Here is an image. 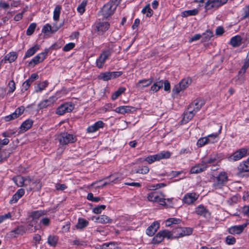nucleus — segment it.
I'll return each instance as SVG.
<instances>
[{
	"mask_svg": "<svg viewBox=\"0 0 249 249\" xmlns=\"http://www.w3.org/2000/svg\"><path fill=\"white\" fill-rule=\"evenodd\" d=\"M228 181V177L226 173L222 172L213 179V187L217 190L220 189L225 186Z\"/></svg>",
	"mask_w": 249,
	"mask_h": 249,
	"instance_id": "1",
	"label": "nucleus"
},
{
	"mask_svg": "<svg viewBox=\"0 0 249 249\" xmlns=\"http://www.w3.org/2000/svg\"><path fill=\"white\" fill-rule=\"evenodd\" d=\"M117 5L113 1H109L104 5L99 12V15L102 16L103 18H107L112 15L116 10Z\"/></svg>",
	"mask_w": 249,
	"mask_h": 249,
	"instance_id": "2",
	"label": "nucleus"
},
{
	"mask_svg": "<svg viewBox=\"0 0 249 249\" xmlns=\"http://www.w3.org/2000/svg\"><path fill=\"white\" fill-rule=\"evenodd\" d=\"M57 139L62 145H66L70 143H73L76 141V138L73 135L68 133H62L60 134Z\"/></svg>",
	"mask_w": 249,
	"mask_h": 249,
	"instance_id": "3",
	"label": "nucleus"
},
{
	"mask_svg": "<svg viewBox=\"0 0 249 249\" xmlns=\"http://www.w3.org/2000/svg\"><path fill=\"white\" fill-rule=\"evenodd\" d=\"M170 156V153L168 151H162L157 154L149 156L145 158L144 160L151 164L153 162L162 159L168 158Z\"/></svg>",
	"mask_w": 249,
	"mask_h": 249,
	"instance_id": "4",
	"label": "nucleus"
},
{
	"mask_svg": "<svg viewBox=\"0 0 249 249\" xmlns=\"http://www.w3.org/2000/svg\"><path fill=\"white\" fill-rule=\"evenodd\" d=\"M193 230L190 228L176 227L173 229L174 237L179 238L190 235L192 233Z\"/></svg>",
	"mask_w": 249,
	"mask_h": 249,
	"instance_id": "5",
	"label": "nucleus"
},
{
	"mask_svg": "<svg viewBox=\"0 0 249 249\" xmlns=\"http://www.w3.org/2000/svg\"><path fill=\"white\" fill-rule=\"evenodd\" d=\"M192 82L191 79L187 78L182 79L178 84L175 85L173 89V92L178 94L184 90Z\"/></svg>",
	"mask_w": 249,
	"mask_h": 249,
	"instance_id": "6",
	"label": "nucleus"
},
{
	"mask_svg": "<svg viewBox=\"0 0 249 249\" xmlns=\"http://www.w3.org/2000/svg\"><path fill=\"white\" fill-rule=\"evenodd\" d=\"M221 129H222V126H220V129L219 130L218 133L209 135L207 137H205L200 138L197 141V145L198 147H202L207 143L214 142V141L211 140L210 138H213V139H216L217 138L218 135L221 133Z\"/></svg>",
	"mask_w": 249,
	"mask_h": 249,
	"instance_id": "7",
	"label": "nucleus"
},
{
	"mask_svg": "<svg viewBox=\"0 0 249 249\" xmlns=\"http://www.w3.org/2000/svg\"><path fill=\"white\" fill-rule=\"evenodd\" d=\"M200 2H204L205 0H196ZM228 0H208L206 3V8L210 9L212 8H217L226 3Z\"/></svg>",
	"mask_w": 249,
	"mask_h": 249,
	"instance_id": "8",
	"label": "nucleus"
},
{
	"mask_svg": "<svg viewBox=\"0 0 249 249\" xmlns=\"http://www.w3.org/2000/svg\"><path fill=\"white\" fill-rule=\"evenodd\" d=\"M122 74V71L102 72L99 75L98 78L104 81H107L119 77Z\"/></svg>",
	"mask_w": 249,
	"mask_h": 249,
	"instance_id": "9",
	"label": "nucleus"
},
{
	"mask_svg": "<svg viewBox=\"0 0 249 249\" xmlns=\"http://www.w3.org/2000/svg\"><path fill=\"white\" fill-rule=\"evenodd\" d=\"M249 154V148H243L235 152L230 157L231 160L236 161Z\"/></svg>",
	"mask_w": 249,
	"mask_h": 249,
	"instance_id": "10",
	"label": "nucleus"
},
{
	"mask_svg": "<svg viewBox=\"0 0 249 249\" xmlns=\"http://www.w3.org/2000/svg\"><path fill=\"white\" fill-rule=\"evenodd\" d=\"M74 108V106L71 103H65L60 106L56 110V114L62 115L66 112H71Z\"/></svg>",
	"mask_w": 249,
	"mask_h": 249,
	"instance_id": "11",
	"label": "nucleus"
},
{
	"mask_svg": "<svg viewBox=\"0 0 249 249\" xmlns=\"http://www.w3.org/2000/svg\"><path fill=\"white\" fill-rule=\"evenodd\" d=\"M26 232V230L24 226L20 225L18 226L15 229L9 231L7 235L11 238L17 237L18 235H22Z\"/></svg>",
	"mask_w": 249,
	"mask_h": 249,
	"instance_id": "12",
	"label": "nucleus"
},
{
	"mask_svg": "<svg viewBox=\"0 0 249 249\" xmlns=\"http://www.w3.org/2000/svg\"><path fill=\"white\" fill-rule=\"evenodd\" d=\"M48 52V50H45L44 52H42L36 55L29 62V65L31 67H34L36 64L41 62L46 58Z\"/></svg>",
	"mask_w": 249,
	"mask_h": 249,
	"instance_id": "13",
	"label": "nucleus"
},
{
	"mask_svg": "<svg viewBox=\"0 0 249 249\" xmlns=\"http://www.w3.org/2000/svg\"><path fill=\"white\" fill-rule=\"evenodd\" d=\"M203 102L199 99H196L192 102L188 107V110L192 111L195 114L202 107Z\"/></svg>",
	"mask_w": 249,
	"mask_h": 249,
	"instance_id": "14",
	"label": "nucleus"
},
{
	"mask_svg": "<svg viewBox=\"0 0 249 249\" xmlns=\"http://www.w3.org/2000/svg\"><path fill=\"white\" fill-rule=\"evenodd\" d=\"M92 220H94L96 223L103 224H108L112 222V219L105 214L93 216L92 217Z\"/></svg>",
	"mask_w": 249,
	"mask_h": 249,
	"instance_id": "15",
	"label": "nucleus"
},
{
	"mask_svg": "<svg viewBox=\"0 0 249 249\" xmlns=\"http://www.w3.org/2000/svg\"><path fill=\"white\" fill-rule=\"evenodd\" d=\"M198 196L195 193H188L183 197V201L188 205L192 204L197 199Z\"/></svg>",
	"mask_w": 249,
	"mask_h": 249,
	"instance_id": "16",
	"label": "nucleus"
},
{
	"mask_svg": "<svg viewBox=\"0 0 249 249\" xmlns=\"http://www.w3.org/2000/svg\"><path fill=\"white\" fill-rule=\"evenodd\" d=\"M196 213L197 214L206 218H209L211 215L208 210L202 205H200L196 208Z\"/></svg>",
	"mask_w": 249,
	"mask_h": 249,
	"instance_id": "17",
	"label": "nucleus"
},
{
	"mask_svg": "<svg viewBox=\"0 0 249 249\" xmlns=\"http://www.w3.org/2000/svg\"><path fill=\"white\" fill-rule=\"evenodd\" d=\"M110 55V52L108 51H106L102 53L99 57L96 60V65L99 68L103 67L104 63L106 59Z\"/></svg>",
	"mask_w": 249,
	"mask_h": 249,
	"instance_id": "18",
	"label": "nucleus"
},
{
	"mask_svg": "<svg viewBox=\"0 0 249 249\" xmlns=\"http://www.w3.org/2000/svg\"><path fill=\"white\" fill-rule=\"evenodd\" d=\"M207 168L206 163L203 161L202 163L196 164L191 169L190 172L192 174H198L201 173Z\"/></svg>",
	"mask_w": 249,
	"mask_h": 249,
	"instance_id": "19",
	"label": "nucleus"
},
{
	"mask_svg": "<svg viewBox=\"0 0 249 249\" xmlns=\"http://www.w3.org/2000/svg\"><path fill=\"white\" fill-rule=\"evenodd\" d=\"M153 79L150 78L149 79H144L140 80L136 84V86L139 89H143L144 88L150 86L153 82Z\"/></svg>",
	"mask_w": 249,
	"mask_h": 249,
	"instance_id": "20",
	"label": "nucleus"
},
{
	"mask_svg": "<svg viewBox=\"0 0 249 249\" xmlns=\"http://www.w3.org/2000/svg\"><path fill=\"white\" fill-rule=\"evenodd\" d=\"M246 224H243L232 226L228 229V231L230 233L232 234H240L243 231L244 229L246 227Z\"/></svg>",
	"mask_w": 249,
	"mask_h": 249,
	"instance_id": "21",
	"label": "nucleus"
},
{
	"mask_svg": "<svg viewBox=\"0 0 249 249\" xmlns=\"http://www.w3.org/2000/svg\"><path fill=\"white\" fill-rule=\"evenodd\" d=\"M96 27L99 34H103L108 29L109 24L107 22H100L96 24Z\"/></svg>",
	"mask_w": 249,
	"mask_h": 249,
	"instance_id": "22",
	"label": "nucleus"
},
{
	"mask_svg": "<svg viewBox=\"0 0 249 249\" xmlns=\"http://www.w3.org/2000/svg\"><path fill=\"white\" fill-rule=\"evenodd\" d=\"M104 123L101 121H99L95 123L94 124L89 126L87 128V131L89 133H93L96 131L100 128H102L104 126Z\"/></svg>",
	"mask_w": 249,
	"mask_h": 249,
	"instance_id": "23",
	"label": "nucleus"
},
{
	"mask_svg": "<svg viewBox=\"0 0 249 249\" xmlns=\"http://www.w3.org/2000/svg\"><path fill=\"white\" fill-rule=\"evenodd\" d=\"M159 223L158 222H154L146 230V233L149 236H153L159 228Z\"/></svg>",
	"mask_w": 249,
	"mask_h": 249,
	"instance_id": "24",
	"label": "nucleus"
},
{
	"mask_svg": "<svg viewBox=\"0 0 249 249\" xmlns=\"http://www.w3.org/2000/svg\"><path fill=\"white\" fill-rule=\"evenodd\" d=\"M24 193L25 192L23 189L18 190L16 194L13 196L12 199L10 201V203H16L24 195Z\"/></svg>",
	"mask_w": 249,
	"mask_h": 249,
	"instance_id": "25",
	"label": "nucleus"
},
{
	"mask_svg": "<svg viewBox=\"0 0 249 249\" xmlns=\"http://www.w3.org/2000/svg\"><path fill=\"white\" fill-rule=\"evenodd\" d=\"M195 115V114L193 113L192 111L188 110V108L187 110L185 111L183 114V117L182 120V122L184 124L187 123L193 118Z\"/></svg>",
	"mask_w": 249,
	"mask_h": 249,
	"instance_id": "26",
	"label": "nucleus"
},
{
	"mask_svg": "<svg viewBox=\"0 0 249 249\" xmlns=\"http://www.w3.org/2000/svg\"><path fill=\"white\" fill-rule=\"evenodd\" d=\"M133 107L130 106H121L116 108L115 109V112L118 113L124 114L131 111V109Z\"/></svg>",
	"mask_w": 249,
	"mask_h": 249,
	"instance_id": "27",
	"label": "nucleus"
},
{
	"mask_svg": "<svg viewBox=\"0 0 249 249\" xmlns=\"http://www.w3.org/2000/svg\"><path fill=\"white\" fill-rule=\"evenodd\" d=\"M33 121L31 120H27L24 121L20 126V131L22 132L26 131L30 129L33 125Z\"/></svg>",
	"mask_w": 249,
	"mask_h": 249,
	"instance_id": "28",
	"label": "nucleus"
},
{
	"mask_svg": "<svg viewBox=\"0 0 249 249\" xmlns=\"http://www.w3.org/2000/svg\"><path fill=\"white\" fill-rule=\"evenodd\" d=\"M42 187V184L39 179H33L32 183H31V186L29 188V190H39L41 189Z\"/></svg>",
	"mask_w": 249,
	"mask_h": 249,
	"instance_id": "29",
	"label": "nucleus"
},
{
	"mask_svg": "<svg viewBox=\"0 0 249 249\" xmlns=\"http://www.w3.org/2000/svg\"><path fill=\"white\" fill-rule=\"evenodd\" d=\"M44 214V212L42 211H36L31 213L29 216L37 221L39 217Z\"/></svg>",
	"mask_w": 249,
	"mask_h": 249,
	"instance_id": "30",
	"label": "nucleus"
},
{
	"mask_svg": "<svg viewBox=\"0 0 249 249\" xmlns=\"http://www.w3.org/2000/svg\"><path fill=\"white\" fill-rule=\"evenodd\" d=\"M53 98L51 97L48 99H46L41 102L40 104H39L38 106L40 108H43L47 107L53 104L54 101L53 100Z\"/></svg>",
	"mask_w": 249,
	"mask_h": 249,
	"instance_id": "31",
	"label": "nucleus"
},
{
	"mask_svg": "<svg viewBox=\"0 0 249 249\" xmlns=\"http://www.w3.org/2000/svg\"><path fill=\"white\" fill-rule=\"evenodd\" d=\"M89 224V222L81 218H79L78 220V223L76 225V228L77 229H83L84 228L87 227Z\"/></svg>",
	"mask_w": 249,
	"mask_h": 249,
	"instance_id": "32",
	"label": "nucleus"
},
{
	"mask_svg": "<svg viewBox=\"0 0 249 249\" xmlns=\"http://www.w3.org/2000/svg\"><path fill=\"white\" fill-rule=\"evenodd\" d=\"M13 179L18 187L23 186L24 184L25 178L21 176H18L14 178Z\"/></svg>",
	"mask_w": 249,
	"mask_h": 249,
	"instance_id": "33",
	"label": "nucleus"
},
{
	"mask_svg": "<svg viewBox=\"0 0 249 249\" xmlns=\"http://www.w3.org/2000/svg\"><path fill=\"white\" fill-rule=\"evenodd\" d=\"M241 43V38L240 36H237L231 38L230 41L231 44L233 47L239 46Z\"/></svg>",
	"mask_w": 249,
	"mask_h": 249,
	"instance_id": "34",
	"label": "nucleus"
},
{
	"mask_svg": "<svg viewBox=\"0 0 249 249\" xmlns=\"http://www.w3.org/2000/svg\"><path fill=\"white\" fill-rule=\"evenodd\" d=\"M181 222L180 219L176 218H170L166 220L165 225L167 227L171 226L173 224H178Z\"/></svg>",
	"mask_w": 249,
	"mask_h": 249,
	"instance_id": "35",
	"label": "nucleus"
},
{
	"mask_svg": "<svg viewBox=\"0 0 249 249\" xmlns=\"http://www.w3.org/2000/svg\"><path fill=\"white\" fill-rule=\"evenodd\" d=\"M102 249H118V245L116 242H110L104 243L102 246Z\"/></svg>",
	"mask_w": 249,
	"mask_h": 249,
	"instance_id": "36",
	"label": "nucleus"
},
{
	"mask_svg": "<svg viewBox=\"0 0 249 249\" xmlns=\"http://www.w3.org/2000/svg\"><path fill=\"white\" fill-rule=\"evenodd\" d=\"M162 86L163 82L162 80L157 81L154 83L151 86L150 90L154 92H157L162 87Z\"/></svg>",
	"mask_w": 249,
	"mask_h": 249,
	"instance_id": "37",
	"label": "nucleus"
},
{
	"mask_svg": "<svg viewBox=\"0 0 249 249\" xmlns=\"http://www.w3.org/2000/svg\"><path fill=\"white\" fill-rule=\"evenodd\" d=\"M37 221L32 219L28 221V225L27 230L30 231L31 232L35 231L36 230V224Z\"/></svg>",
	"mask_w": 249,
	"mask_h": 249,
	"instance_id": "38",
	"label": "nucleus"
},
{
	"mask_svg": "<svg viewBox=\"0 0 249 249\" xmlns=\"http://www.w3.org/2000/svg\"><path fill=\"white\" fill-rule=\"evenodd\" d=\"M239 169L242 172L249 171V158L246 161L240 163Z\"/></svg>",
	"mask_w": 249,
	"mask_h": 249,
	"instance_id": "39",
	"label": "nucleus"
},
{
	"mask_svg": "<svg viewBox=\"0 0 249 249\" xmlns=\"http://www.w3.org/2000/svg\"><path fill=\"white\" fill-rule=\"evenodd\" d=\"M39 49V46L36 45L29 49L25 54V57H29L34 55L36 52Z\"/></svg>",
	"mask_w": 249,
	"mask_h": 249,
	"instance_id": "40",
	"label": "nucleus"
},
{
	"mask_svg": "<svg viewBox=\"0 0 249 249\" xmlns=\"http://www.w3.org/2000/svg\"><path fill=\"white\" fill-rule=\"evenodd\" d=\"M17 58V55L16 53L12 52L7 54L5 56V60L8 61L9 63L14 62Z\"/></svg>",
	"mask_w": 249,
	"mask_h": 249,
	"instance_id": "41",
	"label": "nucleus"
},
{
	"mask_svg": "<svg viewBox=\"0 0 249 249\" xmlns=\"http://www.w3.org/2000/svg\"><path fill=\"white\" fill-rule=\"evenodd\" d=\"M163 236L161 231H160L154 236L152 240V243L155 244L160 243L163 241Z\"/></svg>",
	"mask_w": 249,
	"mask_h": 249,
	"instance_id": "42",
	"label": "nucleus"
},
{
	"mask_svg": "<svg viewBox=\"0 0 249 249\" xmlns=\"http://www.w3.org/2000/svg\"><path fill=\"white\" fill-rule=\"evenodd\" d=\"M207 163L215 164H217L219 162V158L217 155H211L209 159L207 161H204Z\"/></svg>",
	"mask_w": 249,
	"mask_h": 249,
	"instance_id": "43",
	"label": "nucleus"
},
{
	"mask_svg": "<svg viewBox=\"0 0 249 249\" xmlns=\"http://www.w3.org/2000/svg\"><path fill=\"white\" fill-rule=\"evenodd\" d=\"M125 90V88L124 87L120 88L117 91L113 93L111 99L113 100H116L121 94Z\"/></svg>",
	"mask_w": 249,
	"mask_h": 249,
	"instance_id": "44",
	"label": "nucleus"
},
{
	"mask_svg": "<svg viewBox=\"0 0 249 249\" xmlns=\"http://www.w3.org/2000/svg\"><path fill=\"white\" fill-rule=\"evenodd\" d=\"M143 14H146L148 17H150L153 14V10L150 8L149 4H147L142 10Z\"/></svg>",
	"mask_w": 249,
	"mask_h": 249,
	"instance_id": "45",
	"label": "nucleus"
},
{
	"mask_svg": "<svg viewBox=\"0 0 249 249\" xmlns=\"http://www.w3.org/2000/svg\"><path fill=\"white\" fill-rule=\"evenodd\" d=\"M198 13V10L196 9L190 10L185 11L182 13L183 17H186L189 16L196 15Z\"/></svg>",
	"mask_w": 249,
	"mask_h": 249,
	"instance_id": "46",
	"label": "nucleus"
},
{
	"mask_svg": "<svg viewBox=\"0 0 249 249\" xmlns=\"http://www.w3.org/2000/svg\"><path fill=\"white\" fill-rule=\"evenodd\" d=\"M161 233L163 236V238H167L168 239L174 238L173 230L172 231L164 230L161 231Z\"/></svg>",
	"mask_w": 249,
	"mask_h": 249,
	"instance_id": "47",
	"label": "nucleus"
},
{
	"mask_svg": "<svg viewBox=\"0 0 249 249\" xmlns=\"http://www.w3.org/2000/svg\"><path fill=\"white\" fill-rule=\"evenodd\" d=\"M213 36V33L210 30H207L205 33H203L202 36L203 40L204 41H207L209 40Z\"/></svg>",
	"mask_w": 249,
	"mask_h": 249,
	"instance_id": "48",
	"label": "nucleus"
},
{
	"mask_svg": "<svg viewBox=\"0 0 249 249\" xmlns=\"http://www.w3.org/2000/svg\"><path fill=\"white\" fill-rule=\"evenodd\" d=\"M48 83L47 81H44L39 83L36 87V91L37 92H41L44 90L48 86Z\"/></svg>",
	"mask_w": 249,
	"mask_h": 249,
	"instance_id": "49",
	"label": "nucleus"
},
{
	"mask_svg": "<svg viewBox=\"0 0 249 249\" xmlns=\"http://www.w3.org/2000/svg\"><path fill=\"white\" fill-rule=\"evenodd\" d=\"M61 9V7L60 5H57L54 10L53 11V19L54 20H58L59 18V15L60 13V10Z\"/></svg>",
	"mask_w": 249,
	"mask_h": 249,
	"instance_id": "50",
	"label": "nucleus"
},
{
	"mask_svg": "<svg viewBox=\"0 0 249 249\" xmlns=\"http://www.w3.org/2000/svg\"><path fill=\"white\" fill-rule=\"evenodd\" d=\"M58 241V238L55 236H49L48 239V242L52 246H55Z\"/></svg>",
	"mask_w": 249,
	"mask_h": 249,
	"instance_id": "51",
	"label": "nucleus"
},
{
	"mask_svg": "<svg viewBox=\"0 0 249 249\" xmlns=\"http://www.w3.org/2000/svg\"><path fill=\"white\" fill-rule=\"evenodd\" d=\"M7 86L9 89L8 93H12L15 91L16 89V84L13 80L9 81Z\"/></svg>",
	"mask_w": 249,
	"mask_h": 249,
	"instance_id": "52",
	"label": "nucleus"
},
{
	"mask_svg": "<svg viewBox=\"0 0 249 249\" xmlns=\"http://www.w3.org/2000/svg\"><path fill=\"white\" fill-rule=\"evenodd\" d=\"M149 171V169L147 166H142L140 167L136 171V173L138 174H146Z\"/></svg>",
	"mask_w": 249,
	"mask_h": 249,
	"instance_id": "53",
	"label": "nucleus"
},
{
	"mask_svg": "<svg viewBox=\"0 0 249 249\" xmlns=\"http://www.w3.org/2000/svg\"><path fill=\"white\" fill-rule=\"evenodd\" d=\"M36 27V24L35 23H31L28 28L27 30L26 31V34L28 36H31L33 34V33L34 32L35 30Z\"/></svg>",
	"mask_w": 249,
	"mask_h": 249,
	"instance_id": "54",
	"label": "nucleus"
},
{
	"mask_svg": "<svg viewBox=\"0 0 249 249\" xmlns=\"http://www.w3.org/2000/svg\"><path fill=\"white\" fill-rule=\"evenodd\" d=\"M106 208V205H101L98 206L92 209V212L96 214L101 213L102 211L104 210Z\"/></svg>",
	"mask_w": 249,
	"mask_h": 249,
	"instance_id": "55",
	"label": "nucleus"
},
{
	"mask_svg": "<svg viewBox=\"0 0 249 249\" xmlns=\"http://www.w3.org/2000/svg\"><path fill=\"white\" fill-rule=\"evenodd\" d=\"M87 4V1L86 0L83 1L82 3L78 6L77 11L81 14H82L84 13L85 11V7Z\"/></svg>",
	"mask_w": 249,
	"mask_h": 249,
	"instance_id": "56",
	"label": "nucleus"
},
{
	"mask_svg": "<svg viewBox=\"0 0 249 249\" xmlns=\"http://www.w3.org/2000/svg\"><path fill=\"white\" fill-rule=\"evenodd\" d=\"M235 238L231 235L228 236L226 238V242L228 245H233L235 243Z\"/></svg>",
	"mask_w": 249,
	"mask_h": 249,
	"instance_id": "57",
	"label": "nucleus"
},
{
	"mask_svg": "<svg viewBox=\"0 0 249 249\" xmlns=\"http://www.w3.org/2000/svg\"><path fill=\"white\" fill-rule=\"evenodd\" d=\"M74 44L73 43H69L67 44L63 48L64 51L68 52L72 49L74 47Z\"/></svg>",
	"mask_w": 249,
	"mask_h": 249,
	"instance_id": "58",
	"label": "nucleus"
},
{
	"mask_svg": "<svg viewBox=\"0 0 249 249\" xmlns=\"http://www.w3.org/2000/svg\"><path fill=\"white\" fill-rule=\"evenodd\" d=\"M249 67V64L245 62L243 66H242V68L239 71V74H241V73H243V74H244Z\"/></svg>",
	"mask_w": 249,
	"mask_h": 249,
	"instance_id": "59",
	"label": "nucleus"
},
{
	"mask_svg": "<svg viewBox=\"0 0 249 249\" xmlns=\"http://www.w3.org/2000/svg\"><path fill=\"white\" fill-rule=\"evenodd\" d=\"M17 118V116L16 115V113H15V112H14L12 114L5 117L4 119L5 121L8 122L12 120L15 119Z\"/></svg>",
	"mask_w": 249,
	"mask_h": 249,
	"instance_id": "60",
	"label": "nucleus"
},
{
	"mask_svg": "<svg viewBox=\"0 0 249 249\" xmlns=\"http://www.w3.org/2000/svg\"><path fill=\"white\" fill-rule=\"evenodd\" d=\"M24 107H20L18 108L15 111V113H16L17 116V118L21 114H22L24 111Z\"/></svg>",
	"mask_w": 249,
	"mask_h": 249,
	"instance_id": "61",
	"label": "nucleus"
},
{
	"mask_svg": "<svg viewBox=\"0 0 249 249\" xmlns=\"http://www.w3.org/2000/svg\"><path fill=\"white\" fill-rule=\"evenodd\" d=\"M55 188L57 190L63 191L67 188V186L64 184H56Z\"/></svg>",
	"mask_w": 249,
	"mask_h": 249,
	"instance_id": "62",
	"label": "nucleus"
},
{
	"mask_svg": "<svg viewBox=\"0 0 249 249\" xmlns=\"http://www.w3.org/2000/svg\"><path fill=\"white\" fill-rule=\"evenodd\" d=\"M249 18V5L244 9L243 18Z\"/></svg>",
	"mask_w": 249,
	"mask_h": 249,
	"instance_id": "63",
	"label": "nucleus"
},
{
	"mask_svg": "<svg viewBox=\"0 0 249 249\" xmlns=\"http://www.w3.org/2000/svg\"><path fill=\"white\" fill-rule=\"evenodd\" d=\"M51 26L49 24H47L43 27L42 32L44 33H46L47 32L51 31Z\"/></svg>",
	"mask_w": 249,
	"mask_h": 249,
	"instance_id": "64",
	"label": "nucleus"
}]
</instances>
